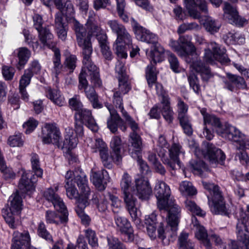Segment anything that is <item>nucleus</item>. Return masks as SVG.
Returning <instances> with one entry per match:
<instances>
[{
    "label": "nucleus",
    "instance_id": "50",
    "mask_svg": "<svg viewBox=\"0 0 249 249\" xmlns=\"http://www.w3.org/2000/svg\"><path fill=\"white\" fill-rule=\"evenodd\" d=\"M200 29V26L196 22L183 23L179 26L177 32L178 34H182L188 31L198 30Z\"/></svg>",
    "mask_w": 249,
    "mask_h": 249
},
{
    "label": "nucleus",
    "instance_id": "23",
    "mask_svg": "<svg viewBox=\"0 0 249 249\" xmlns=\"http://www.w3.org/2000/svg\"><path fill=\"white\" fill-rule=\"evenodd\" d=\"M74 180L80 190V195L78 198L89 199L90 190L88 185V180L86 175L83 172L78 173L75 171Z\"/></svg>",
    "mask_w": 249,
    "mask_h": 249
},
{
    "label": "nucleus",
    "instance_id": "15",
    "mask_svg": "<svg viewBox=\"0 0 249 249\" xmlns=\"http://www.w3.org/2000/svg\"><path fill=\"white\" fill-rule=\"evenodd\" d=\"M133 192L124 193V201L125 207L129 213L132 221L137 226H140L142 224L139 217V211L137 207V198L134 196Z\"/></svg>",
    "mask_w": 249,
    "mask_h": 249
},
{
    "label": "nucleus",
    "instance_id": "38",
    "mask_svg": "<svg viewBox=\"0 0 249 249\" xmlns=\"http://www.w3.org/2000/svg\"><path fill=\"white\" fill-rule=\"evenodd\" d=\"M47 97L52 101L55 105L59 106H63L64 103V99L62 96L59 90L55 89H52L48 87L46 89Z\"/></svg>",
    "mask_w": 249,
    "mask_h": 249
},
{
    "label": "nucleus",
    "instance_id": "48",
    "mask_svg": "<svg viewBox=\"0 0 249 249\" xmlns=\"http://www.w3.org/2000/svg\"><path fill=\"white\" fill-rule=\"evenodd\" d=\"M179 190L184 195L193 196L196 193V190L189 181H182L180 184Z\"/></svg>",
    "mask_w": 249,
    "mask_h": 249
},
{
    "label": "nucleus",
    "instance_id": "30",
    "mask_svg": "<svg viewBox=\"0 0 249 249\" xmlns=\"http://www.w3.org/2000/svg\"><path fill=\"white\" fill-rule=\"evenodd\" d=\"M194 227H196V236L201 241L206 249H212L211 244L208 238V233L203 226H201L196 217L192 220Z\"/></svg>",
    "mask_w": 249,
    "mask_h": 249
},
{
    "label": "nucleus",
    "instance_id": "52",
    "mask_svg": "<svg viewBox=\"0 0 249 249\" xmlns=\"http://www.w3.org/2000/svg\"><path fill=\"white\" fill-rule=\"evenodd\" d=\"M131 184L130 176L127 173H124L120 185L121 189L124 193L131 192L130 187Z\"/></svg>",
    "mask_w": 249,
    "mask_h": 249
},
{
    "label": "nucleus",
    "instance_id": "34",
    "mask_svg": "<svg viewBox=\"0 0 249 249\" xmlns=\"http://www.w3.org/2000/svg\"><path fill=\"white\" fill-rule=\"evenodd\" d=\"M89 204V199L78 198L77 200V206L75 208V211L79 217L81 218L82 223L84 225L88 224L90 221L89 216L84 213L85 208Z\"/></svg>",
    "mask_w": 249,
    "mask_h": 249
},
{
    "label": "nucleus",
    "instance_id": "29",
    "mask_svg": "<svg viewBox=\"0 0 249 249\" xmlns=\"http://www.w3.org/2000/svg\"><path fill=\"white\" fill-rule=\"evenodd\" d=\"M157 74L156 68L151 62V63L147 66L146 70V77L147 83L149 87L150 88H151L153 85L155 84L157 93L158 95H161L163 93V88L160 84L156 83Z\"/></svg>",
    "mask_w": 249,
    "mask_h": 249
},
{
    "label": "nucleus",
    "instance_id": "6",
    "mask_svg": "<svg viewBox=\"0 0 249 249\" xmlns=\"http://www.w3.org/2000/svg\"><path fill=\"white\" fill-rule=\"evenodd\" d=\"M106 106L110 113V117L107 121V127L112 133H116L118 130V127L123 131H125L127 129L126 123L130 127L132 130L131 133H139L140 127L138 123L136 122L126 111L123 112L122 114L123 117L125 119V123L120 117L116 110L111 105L106 104Z\"/></svg>",
    "mask_w": 249,
    "mask_h": 249
},
{
    "label": "nucleus",
    "instance_id": "11",
    "mask_svg": "<svg viewBox=\"0 0 249 249\" xmlns=\"http://www.w3.org/2000/svg\"><path fill=\"white\" fill-rule=\"evenodd\" d=\"M204 124L211 125L219 135L230 141H237L236 135L239 134V130L229 124H222L219 118L214 115L206 116Z\"/></svg>",
    "mask_w": 249,
    "mask_h": 249
},
{
    "label": "nucleus",
    "instance_id": "36",
    "mask_svg": "<svg viewBox=\"0 0 249 249\" xmlns=\"http://www.w3.org/2000/svg\"><path fill=\"white\" fill-rule=\"evenodd\" d=\"M131 85H129V89L127 90L124 91L120 89L119 84H118V87L114 89V93L113 97V103L114 106L118 108L123 114V112L125 111L124 109L123 104V96L128 92L131 89Z\"/></svg>",
    "mask_w": 249,
    "mask_h": 249
},
{
    "label": "nucleus",
    "instance_id": "20",
    "mask_svg": "<svg viewBox=\"0 0 249 249\" xmlns=\"http://www.w3.org/2000/svg\"><path fill=\"white\" fill-rule=\"evenodd\" d=\"M132 191L142 200L149 199L152 192L149 181L143 178L136 179L135 189Z\"/></svg>",
    "mask_w": 249,
    "mask_h": 249
},
{
    "label": "nucleus",
    "instance_id": "56",
    "mask_svg": "<svg viewBox=\"0 0 249 249\" xmlns=\"http://www.w3.org/2000/svg\"><path fill=\"white\" fill-rule=\"evenodd\" d=\"M117 38L116 40H119V41L123 42L126 45H129L132 41L131 36L125 27L120 31L117 34Z\"/></svg>",
    "mask_w": 249,
    "mask_h": 249
},
{
    "label": "nucleus",
    "instance_id": "12",
    "mask_svg": "<svg viewBox=\"0 0 249 249\" xmlns=\"http://www.w3.org/2000/svg\"><path fill=\"white\" fill-rule=\"evenodd\" d=\"M9 204L2 209V216L6 222L12 229L16 228L15 225L14 215L19 213L22 207V200L18 192L12 195L9 197Z\"/></svg>",
    "mask_w": 249,
    "mask_h": 249
},
{
    "label": "nucleus",
    "instance_id": "5",
    "mask_svg": "<svg viewBox=\"0 0 249 249\" xmlns=\"http://www.w3.org/2000/svg\"><path fill=\"white\" fill-rule=\"evenodd\" d=\"M131 24L137 39L154 45V48L151 51V57L156 64L163 59L164 49L158 42V37L141 26L133 18H131Z\"/></svg>",
    "mask_w": 249,
    "mask_h": 249
},
{
    "label": "nucleus",
    "instance_id": "17",
    "mask_svg": "<svg viewBox=\"0 0 249 249\" xmlns=\"http://www.w3.org/2000/svg\"><path fill=\"white\" fill-rule=\"evenodd\" d=\"M114 220L117 230L125 236V241L132 242L134 239V235L132 227L128 219L124 217L116 215Z\"/></svg>",
    "mask_w": 249,
    "mask_h": 249
},
{
    "label": "nucleus",
    "instance_id": "24",
    "mask_svg": "<svg viewBox=\"0 0 249 249\" xmlns=\"http://www.w3.org/2000/svg\"><path fill=\"white\" fill-rule=\"evenodd\" d=\"M58 190V186H55L54 189L48 188L44 192L43 196L47 200L53 204L57 211H64L66 206L63 200L56 194Z\"/></svg>",
    "mask_w": 249,
    "mask_h": 249
},
{
    "label": "nucleus",
    "instance_id": "55",
    "mask_svg": "<svg viewBox=\"0 0 249 249\" xmlns=\"http://www.w3.org/2000/svg\"><path fill=\"white\" fill-rule=\"evenodd\" d=\"M54 1V4L58 9H63L64 11L65 9L66 10L65 14L67 16H72L74 13V11L73 9V6L71 3H68L66 7H64V0H53Z\"/></svg>",
    "mask_w": 249,
    "mask_h": 249
},
{
    "label": "nucleus",
    "instance_id": "2",
    "mask_svg": "<svg viewBox=\"0 0 249 249\" xmlns=\"http://www.w3.org/2000/svg\"><path fill=\"white\" fill-rule=\"evenodd\" d=\"M191 40L190 36H180L177 40L171 39L169 45L178 56L184 59L187 63H192L191 67L200 74L203 81L208 82L213 77V74L210 68L201 60L193 61L190 59V56L196 55V48Z\"/></svg>",
    "mask_w": 249,
    "mask_h": 249
},
{
    "label": "nucleus",
    "instance_id": "40",
    "mask_svg": "<svg viewBox=\"0 0 249 249\" xmlns=\"http://www.w3.org/2000/svg\"><path fill=\"white\" fill-rule=\"evenodd\" d=\"M31 162L32 164L33 175L36 177L41 178L43 174V170L40 168L39 158L38 156L34 153L31 154Z\"/></svg>",
    "mask_w": 249,
    "mask_h": 249
},
{
    "label": "nucleus",
    "instance_id": "46",
    "mask_svg": "<svg viewBox=\"0 0 249 249\" xmlns=\"http://www.w3.org/2000/svg\"><path fill=\"white\" fill-rule=\"evenodd\" d=\"M99 152L104 167L108 169H111L112 167V160H114V159L111 156V157H109L107 147L104 149L100 150V151Z\"/></svg>",
    "mask_w": 249,
    "mask_h": 249
},
{
    "label": "nucleus",
    "instance_id": "59",
    "mask_svg": "<svg viewBox=\"0 0 249 249\" xmlns=\"http://www.w3.org/2000/svg\"><path fill=\"white\" fill-rule=\"evenodd\" d=\"M85 233L86 237L88 239L89 244L92 248L98 247V238L95 232L91 229H88L85 231Z\"/></svg>",
    "mask_w": 249,
    "mask_h": 249
},
{
    "label": "nucleus",
    "instance_id": "61",
    "mask_svg": "<svg viewBox=\"0 0 249 249\" xmlns=\"http://www.w3.org/2000/svg\"><path fill=\"white\" fill-rule=\"evenodd\" d=\"M123 42L119 41V40H116L113 46L115 48L116 53L119 57L126 58L127 56V54L125 50L124 46L123 45Z\"/></svg>",
    "mask_w": 249,
    "mask_h": 249
},
{
    "label": "nucleus",
    "instance_id": "32",
    "mask_svg": "<svg viewBox=\"0 0 249 249\" xmlns=\"http://www.w3.org/2000/svg\"><path fill=\"white\" fill-rule=\"evenodd\" d=\"M199 19L206 30L211 34L217 33L221 26L220 23L217 20L208 16L200 17Z\"/></svg>",
    "mask_w": 249,
    "mask_h": 249
},
{
    "label": "nucleus",
    "instance_id": "47",
    "mask_svg": "<svg viewBox=\"0 0 249 249\" xmlns=\"http://www.w3.org/2000/svg\"><path fill=\"white\" fill-rule=\"evenodd\" d=\"M237 141H232L235 143L237 149H249V139L239 130V134L236 135Z\"/></svg>",
    "mask_w": 249,
    "mask_h": 249
},
{
    "label": "nucleus",
    "instance_id": "25",
    "mask_svg": "<svg viewBox=\"0 0 249 249\" xmlns=\"http://www.w3.org/2000/svg\"><path fill=\"white\" fill-rule=\"evenodd\" d=\"M128 151L132 157L140 159L142 147V140L138 133H130L129 135Z\"/></svg>",
    "mask_w": 249,
    "mask_h": 249
},
{
    "label": "nucleus",
    "instance_id": "44",
    "mask_svg": "<svg viewBox=\"0 0 249 249\" xmlns=\"http://www.w3.org/2000/svg\"><path fill=\"white\" fill-rule=\"evenodd\" d=\"M0 170L2 173L5 179H13L16 177L15 173L11 168H7L1 154L0 155Z\"/></svg>",
    "mask_w": 249,
    "mask_h": 249
},
{
    "label": "nucleus",
    "instance_id": "8",
    "mask_svg": "<svg viewBox=\"0 0 249 249\" xmlns=\"http://www.w3.org/2000/svg\"><path fill=\"white\" fill-rule=\"evenodd\" d=\"M202 184L204 188L212 195L211 199L208 196L209 204L212 212L216 214L229 216L230 212L226 207L219 186L213 183L204 181Z\"/></svg>",
    "mask_w": 249,
    "mask_h": 249
},
{
    "label": "nucleus",
    "instance_id": "51",
    "mask_svg": "<svg viewBox=\"0 0 249 249\" xmlns=\"http://www.w3.org/2000/svg\"><path fill=\"white\" fill-rule=\"evenodd\" d=\"M224 38L226 43L229 44L238 42L240 39H241L240 42L244 43L245 42V38L236 33L229 32L224 36Z\"/></svg>",
    "mask_w": 249,
    "mask_h": 249
},
{
    "label": "nucleus",
    "instance_id": "63",
    "mask_svg": "<svg viewBox=\"0 0 249 249\" xmlns=\"http://www.w3.org/2000/svg\"><path fill=\"white\" fill-rule=\"evenodd\" d=\"M9 145L12 147L23 146L24 141L21 134L10 136L8 139Z\"/></svg>",
    "mask_w": 249,
    "mask_h": 249
},
{
    "label": "nucleus",
    "instance_id": "13",
    "mask_svg": "<svg viewBox=\"0 0 249 249\" xmlns=\"http://www.w3.org/2000/svg\"><path fill=\"white\" fill-rule=\"evenodd\" d=\"M226 50L221 49L219 44L215 42H210L208 48L205 50L203 59L206 63L213 64L215 61H218L222 64H227L230 59L225 53Z\"/></svg>",
    "mask_w": 249,
    "mask_h": 249
},
{
    "label": "nucleus",
    "instance_id": "14",
    "mask_svg": "<svg viewBox=\"0 0 249 249\" xmlns=\"http://www.w3.org/2000/svg\"><path fill=\"white\" fill-rule=\"evenodd\" d=\"M42 140L45 144H53L58 147L61 140L59 128L55 124H46L42 128Z\"/></svg>",
    "mask_w": 249,
    "mask_h": 249
},
{
    "label": "nucleus",
    "instance_id": "58",
    "mask_svg": "<svg viewBox=\"0 0 249 249\" xmlns=\"http://www.w3.org/2000/svg\"><path fill=\"white\" fill-rule=\"evenodd\" d=\"M190 164L195 174L202 175V170L205 168V164L204 162L201 160H191L190 161Z\"/></svg>",
    "mask_w": 249,
    "mask_h": 249
},
{
    "label": "nucleus",
    "instance_id": "53",
    "mask_svg": "<svg viewBox=\"0 0 249 249\" xmlns=\"http://www.w3.org/2000/svg\"><path fill=\"white\" fill-rule=\"evenodd\" d=\"M65 188L66 191V194L67 196L70 199H76V200L79 197L80 194H79L78 192L75 187L74 185L70 183L68 181L67 182V185H65ZM77 202V201H76Z\"/></svg>",
    "mask_w": 249,
    "mask_h": 249
},
{
    "label": "nucleus",
    "instance_id": "7",
    "mask_svg": "<svg viewBox=\"0 0 249 249\" xmlns=\"http://www.w3.org/2000/svg\"><path fill=\"white\" fill-rule=\"evenodd\" d=\"M38 38L43 45V47H47L52 49L54 53L53 57L52 71L57 77L61 73L63 67L61 62L60 50L56 47V43L53 41V36L48 28L45 27L42 30L38 31Z\"/></svg>",
    "mask_w": 249,
    "mask_h": 249
},
{
    "label": "nucleus",
    "instance_id": "37",
    "mask_svg": "<svg viewBox=\"0 0 249 249\" xmlns=\"http://www.w3.org/2000/svg\"><path fill=\"white\" fill-rule=\"evenodd\" d=\"M78 141L76 135L67 134L64 141H60L58 147L62 149L66 148L69 150L74 148L78 143Z\"/></svg>",
    "mask_w": 249,
    "mask_h": 249
},
{
    "label": "nucleus",
    "instance_id": "22",
    "mask_svg": "<svg viewBox=\"0 0 249 249\" xmlns=\"http://www.w3.org/2000/svg\"><path fill=\"white\" fill-rule=\"evenodd\" d=\"M185 6L189 15L194 19H200V13L196 9L198 7L203 12H207V7L205 1L201 0H184Z\"/></svg>",
    "mask_w": 249,
    "mask_h": 249
},
{
    "label": "nucleus",
    "instance_id": "54",
    "mask_svg": "<svg viewBox=\"0 0 249 249\" xmlns=\"http://www.w3.org/2000/svg\"><path fill=\"white\" fill-rule=\"evenodd\" d=\"M180 146L179 145L174 143L169 149V155L171 160L176 161L177 164L180 167V162L178 160V155L180 153Z\"/></svg>",
    "mask_w": 249,
    "mask_h": 249
},
{
    "label": "nucleus",
    "instance_id": "21",
    "mask_svg": "<svg viewBox=\"0 0 249 249\" xmlns=\"http://www.w3.org/2000/svg\"><path fill=\"white\" fill-rule=\"evenodd\" d=\"M124 64L125 62L124 61L118 60L116 64L115 72L117 74L116 78L120 89L125 91L129 89V85H131L129 76L126 72Z\"/></svg>",
    "mask_w": 249,
    "mask_h": 249
},
{
    "label": "nucleus",
    "instance_id": "62",
    "mask_svg": "<svg viewBox=\"0 0 249 249\" xmlns=\"http://www.w3.org/2000/svg\"><path fill=\"white\" fill-rule=\"evenodd\" d=\"M33 74L30 70H25L24 74L21 76L19 81V88H26L30 84Z\"/></svg>",
    "mask_w": 249,
    "mask_h": 249
},
{
    "label": "nucleus",
    "instance_id": "39",
    "mask_svg": "<svg viewBox=\"0 0 249 249\" xmlns=\"http://www.w3.org/2000/svg\"><path fill=\"white\" fill-rule=\"evenodd\" d=\"M17 56L18 58V62L17 68L19 70L22 69L27 63L31 55L30 51L25 47L19 48L17 50Z\"/></svg>",
    "mask_w": 249,
    "mask_h": 249
},
{
    "label": "nucleus",
    "instance_id": "28",
    "mask_svg": "<svg viewBox=\"0 0 249 249\" xmlns=\"http://www.w3.org/2000/svg\"><path fill=\"white\" fill-rule=\"evenodd\" d=\"M30 243V237L28 231L20 233L15 231L13 234L11 249H23V246L28 247Z\"/></svg>",
    "mask_w": 249,
    "mask_h": 249
},
{
    "label": "nucleus",
    "instance_id": "26",
    "mask_svg": "<svg viewBox=\"0 0 249 249\" xmlns=\"http://www.w3.org/2000/svg\"><path fill=\"white\" fill-rule=\"evenodd\" d=\"M227 79L224 81L225 88L230 91H234L236 88L246 89L247 85L244 78L240 76L227 73Z\"/></svg>",
    "mask_w": 249,
    "mask_h": 249
},
{
    "label": "nucleus",
    "instance_id": "57",
    "mask_svg": "<svg viewBox=\"0 0 249 249\" xmlns=\"http://www.w3.org/2000/svg\"><path fill=\"white\" fill-rule=\"evenodd\" d=\"M107 243L108 249H127L125 245L116 238H107Z\"/></svg>",
    "mask_w": 249,
    "mask_h": 249
},
{
    "label": "nucleus",
    "instance_id": "4",
    "mask_svg": "<svg viewBox=\"0 0 249 249\" xmlns=\"http://www.w3.org/2000/svg\"><path fill=\"white\" fill-rule=\"evenodd\" d=\"M88 64L83 63V67L79 75L78 89H84L85 95L94 108L102 107V105L99 102L98 96L92 86H88L87 76L90 78V82L94 86H100L101 81L99 77V72L96 66L92 62H89Z\"/></svg>",
    "mask_w": 249,
    "mask_h": 249
},
{
    "label": "nucleus",
    "instance_id": "60",
    "mask_svg": "<svg viewBox=\"0 0 249 249\" xmlns=\"http://www.w3.org/2000/svg\"><path fill=\"white\" fill-rule=\"evenodd\" d=\"M69 105L71 109L78 112L83 109V104L81 102L78 95H74L73 97L69 99Z\"/></svg>",
    "mask_w": 249,
    "mask_h": 249
},
{
    "label": "nucleus",
    "instance_id": "1",
    "mask_svg": "<svg viewBox=\"0 0 249 249\" xmlns=\"http://www.w3.org/2000/svg\"><path fill=\"white\" fill-rule=\"evenodd\" d=\"M155 194L158 199L157 205L160 210L168 212V229L164 232L161 223L158 229V237L163 240L166 236L173 238L177 235L178 226L180 217V208L172 199H170L171 191L169 186L162 181H159L156 184Z\"/></svg>",
    "mask_w": 249,
    "mask_h": 249
},
{
    "label": "nucleus",
    "instance_id": "42",
    "mask_svg": "<svg viewBox=\"0 0 249 249\" xmlns=\"http://www.w3.org/2000/svg\"><path fill=\"white\" fill-rule=\"evenodd\" d=\"M179 249H195L194 243L188 239V234L182 232L178 237Z\"/></svg>",
    "mask_w": 249,
    "mask_h": 249
},
{
    "label": "nucleus",
    "instance_id": "35",
    "mask_svg": "<svg viewBox=\"0 0 249 249\" xmlns=\"http://www.w3.org/2000/svg\"><path fill=\"white\" fill-rule=\"evenodd\" d=\"M107 175V171L103 170L101 171L95 172L92 174L91 180L95 186L100 191L104 190L107 184L105 176Z\"/></svg>",
    "mask_w": 249,
    "mask_h": 249
},
{
    "label": "nucleus",
    "instance_id": "49",
    "mask_svg": "<svg viewBox=\"0 0 249 249\" xmlns=\"http://www.w3.org/2000/svg\"><path fill=\"white\" fill-rule=\"evenodd\" d=\"M178 119L184 132L189 136L192 135L193 130L187 115L178 116Z\"/></svg>",
    "mask_w": 249,
    "mask_h": 249
},
{
    "label": "nucleus",
    "instance_id": "31",
    "mask_svg": "<svg viewBox=\"0 0 249 249\" xmlns=\"http://www.w3.org/2000/svg\"><path fill=\"white\" fill-rule=\"evenodd\" d=\"M55 25L58 37L63 41H65L67 36L68 27L63 22V16L61 12L58 13L56 15Z\"/></svg>",
    "mask_w": 249,
    "mask_h": 249
},
{
    "label": "nucleus",
    "instance_id": "41",
    "mask_svg": "<svg viewBox=\"0 0 249 249\" xmlns=\"http://www.w3.org/2000/svg\"><path fill=\"white\" fill-rule=\"evenodd\" d=\"M147 232L151 239L156 237V217L154 215H151L145 219Z\"/></svg>",
    "mask_w": 249,
    "mask_h": 249
},
{
    "label": "nucleus",
    "instance_id": "64",
    "mask_svg": "<svg viewBox=\"0 0 249 249\" xmlns=\"http://www.w3.org/2000/svg\"><path fill=\"white\" fill-rule=\"evenodd\" d=\"M168 55V61L170 64L171 69L175 72H178L179 63L175 55L169 51L167 52Z\"/></svg>",
    "mask_w": 249,
    "mask_h": 249
},
{
    "label": "nucleus",
    "instance_id": "9",
    "mask_svg": "<svg viewBox=\"0 0 249 249\" xmlns=\"http://www.w3.org/2000/svg\"><path fill=\"white\" fill-rule=\"evenodd\" d=\"M248 220L247 214L240 210L236 225L237 241L239 245L236 241H231L229 245L231 249H249V235L246 233L249 232L247 225Z\"/></svg>",
    "mask_w": 249,
    "mask_h": 249
},
{
    "label": "nucleus",
    "instance_id": "18",
    "mask_svg": "<svg viewBox=\"0 0 249 249\" xmlns=\"http://www.w3.org/2000/svg\"><path fill=\"white\" fill-rule=\"evenodd\" d=\"M37 178L31 171H23L19 180L18 187L21 193H30L35 190V184L37 182Z\"/></svg>",
    "mask_w": 249,
    "mask_h": 249
},
{
    "label": "nucleus",
    "instance_id": "3",
    "mask_svg": "<svg viewBox=\"0 0 249 249\" xmlns=\"http://www.w3.org/2000/svg\"><path fill=\"white\" fill-rule=\"evenodd\" d=\"M95 17L93 12H89L86 24L87 31L77 20L74 18L71 19L77 44L82 50L83 63L86 64L89 62H92L91 56L93 50L91 37L102 32V29L96 21Z\"/></svg>",
    "mask_w": 249,
    "mask_h": 249
},
{
    "label": "nucleus",
    "instance_id": "10",
    "mask_svg": "<svg viewBox=\"0 0 249 249\" xmlns=\"http://www.w3.org/2000/svg\"><path fill=\"white\" fill-rule=\"evenodd\" d=\"M193 148H195L194 152L199 158L203 157L207 160L213 167H215L219 164L223 165L226 159V156L221 149L216 147L213 143H208L205 149L202 151L198 147L197 144L194 142Z\"/></svg>",
    "mask_w": 249,
    "mask_h": 249
},
{
    "label": "nucleus",
    "instance_id": "16",
    "mask_svg": "<svg viewBox=\"0 0 249 249\" xmlns=\"http://www.w3.org/2000/svg\"><path fill=\"white\" fill-rule=\"evenodd\" d=\"M224 18L232 24L239 27H243L248 23V20L238 15L236 9L228 2L224 3L223 7Z\"/></svg>",
    "mask_w": 249,
    "mask_h": 249
},
{
    "label": "nucleus",
    "instance_id": "43",
    "mask_svg": "<svg viewBox=\"0 0 249 249\" xmlns=\"http://www.w3.org/2000/svg\"><path fill=\"white\" fill-rule=\"evenodd\" d=\"M77 57L75 55L71 54H65L64 66L69 70L70 74L72 73L76 67Z\"/></svg>",
    "mask_w": 249,
    "mask_h": 249
},
{
    "label": "nucleus",
    "instance_id": "33",
    "mask_svg": "<svg viewBox=\"0 0 249 249\" xmlns=\"http://www.w3.org/2000/svg\"><path fill=\"white\" fill-rule=\"evenodd\" d=\"M122 141L119 136L113 137L110 142L111 147L112 149L111 156L114 159V161L119 164L122 161V156L121 155V146Z\"/></svg>",
    "mask_w": 249,
    "mask_h": 249
},
{
    "label": "nucleus",
    "instance_id": "45",
    "mask_svg": "<svg viewBox=\"0 0 249 249\" xmlns=\"http://www.w3.org/2000/svg\"><path fill=\"white\" fill-rule=\"evenodd\" d=\"M185 204L186 208L193 214L200 216H203L205 215V212L201 210L194 201L187 199L185 202Z\"/></svg>",
    "mask_w": 249,
    "mask_h": 249
},
{
    "label": "nucleus",
    "instance_id": "27",
    "mask_svg": "<svg viewBox=\"0 0 249 249\" xmlns=\"http://www.w3.org/2000/svg\"><path fill=\"white\" fill-rule=\"evenodd\" d=\"M58 211L61 213V214H57L54 211L49 210L46 211L45 213L46 222L56 225L66 223L68 221V212L67 208H65L64 211Z\"/></svg>",
    "mask_w": 249,
    "mask_h": 249
},
{
    "label": "nucleus",
    "instance_id": "19",
    "mask_svg": "<svg viewBox=\"0 0 249 249\" xmlns=\"http://www.w3.org/2000/svg\"><path fill=\"white\" fill-rule=\"evenodd\" d=\"M74 119L76 121H80L84 124L92 131H97L98 126L92 115L91 110L83 108L78 112H75Z\"/></svg>",
    "mask_w": 249,
    "mask_h": 249
}]
</instances>
